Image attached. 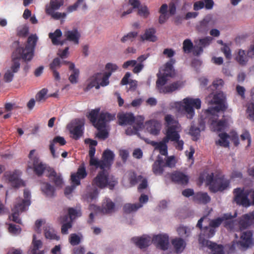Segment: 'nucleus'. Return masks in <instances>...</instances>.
<instances>
[{
	"label": "nucleus",
	"mask_w": 254,
	"mask_h": 254,
	"mask_svg": "<svg viewBox=\"0 0 254 254\" xmlns=\"http://www.w3.org/2000/svg\"><path fill=\"white\" fill-rule=\"evenodd\" d=\"M226 95L222 91L212 93L205 98L206 102L209 105H215L204 112L206 118L210 121V127L213 131H220L225 128L226 124L224 120H218V113L226 109L224 103Z\"/></svg>",
	"instance_id": "1"
},
{
	"label": "nucleus",
	"mask_w": 254,
	"mask_h": 254,
	"mask_svg": "<svg viewBox=\"0 0 254 254\" xmlns=\"http://www.w3.org/2000/svg\"><path fill=\"white\" fill-rule=\"evenodd\" d=\"M232 216L229 213L224 214L222 217L215 219L209 220L206 217L200 218L197 224V226L201 229L203 235L207 238L213 236L215 234V228L218 227L224 220L225 226L230 230H235L234 222L231 220Z\"/></svg>",
	"instance_id": "2"
},
{
	"label": "nucleus",
	"mask_w": 254,
	"mask_h": 254,
	"mask_svg": "<svg viewBox=\"0 0 254 254\" xmlns=\"http://www.w3.org/2000/svg\"><path fill=\"white\" fill-rule=\"evenodd\" d=\"M118 118L119 125L130 126L126 130L127 135L137 134L143 127L144 118L142 116L134 118L131 113H121L118 115Z\"/></svg>",
	"instance_id": "3"
},
{
	"label": "nucleus",
	"mask_w": 254,
	"mask_h": 254,
	"mask_svg": "<svg viewBox=\"0 0 254 254\" xmlns=\"http://www.w3.org/2000/svg\"><path fill=\"white\" fill-rule=\"evenodd\" d=\"M173 107L176 108L178 112H184L188 119H191L195 114L193 107L196 109H200L201 101L198 98L187 97L181 101L175 102Z\"/></svg>",
	"instance_id": "4"
},
{
	"label": "nucleus",
	"mask_w": 254,
	"mask_h": 254,
	"mask_svg": "<svg viewBox=\"0 0 254 254\" xmlns=\"http://www.w3.org/2000/svg\"><path fill=\"white\" fill-rule=\"evenodd\" d=\"M31 193L28 190H24L23 198L19 197L17 199L15 204L12 209V214L9 216V219L16 223L20 222L19 215L20 213L26 211L30 205Z\"/></svg>",
	"instance_id": "5"
},
{
	"label": "nucleus",
	"mask_w": 254,
	"mask_h": 254,
	"mask_svg": "<svg viewBox=\"0 0 254 254\" xmlns=\"http://www.w3.org/2000/svg\"><path fill=\"white\" fill-rule=\"evenodd\" d=\"M204 179L207 186H209V190L213 192L222 191L229 186V182L223 177L213 179V173L205 174L200 180Z\"/></svg>",
	"instance_id": "6"
},
{
	"label": "nucleus",
	"mask_w": 254,
	"mask_h": 254,
	"mask_svg": "<svg viewBox=\"0 0 254 254\" xmlns=\"http://www.w3.org/2000/svg\"><path fill=\"white\" fill-rule=\"evenodd\" d=\"M234 200L238 204L245 207L254 205V190H243L238 188L235 190Z\"/></svg>",
	"instance_id": "7"
},
{
	"label": "nucleus",
	"mask_w": 254,
	"mask_h": 254,
	"mask_svg": "<svg viewBox=\"0 0 254 254\" xmlns=\"http://www.w3.org/2000/svg\"><path fill=\"white\" fill-rule=\"evenodd\" d=\"M99 109L92 110L88 116L90 120L97 128H101L104 127L108 122L115 119V115H111L108 113H102L98 118Z\"/></svg>",
	"instance_id": "8"
},
{
	"label": "nucleus",
	"mask_w": 254,
	"mask_h": 254,
	"mask_svg": "<svg viewBox=\"0 0 254 254\" xmlns=\"http://www.w3.org/2000/svg\"><path fill=\"white\" fill-rule=\"evenodd\" d=\"M111 72L98 73L91 76L87 81V86L85 90L88 91L95 87L99 89L100 86H105L109 84V78Z\"/></svg>",
	"instance_id": "9"
},
{
	"label": "nucleus",
	"mask_w": 254,
	"mask_h": 254,
	"mask_svg": "<svg viewBox=\"0 0 254 254\" xmlns=\"http://www.w3.org/2000/svg\"><path fill=\"white\" fill-rule=\"evenodd\" d=\"M117 183L116 179L113 177H110L106 170H102L93 179L92 185L102 189L107 186L112 188Z\"/></svg>",
	"instance_id": "10"
},
{
	"label": "nucleus",
	"mask_w": 254,
	"mask_h": 254,
	"mask_svg": "<svg viewBox=\"0 0 254 254\" xmlns=\"http://www.w3.org/2000/svg\"><path fill=\"white\" fill-rule=\"evenodd\" d=\"M64 4V0H51L46 5L45 12L55 20H63L66 16L67 13L57 11L60 7Z\"/></svg>",
	"instance_id": "11"
},
{
	"label": "nucleus",
	"mask_w": 254,
	"mask_h": 254,
	"mask_svg": "<svg viewBox=\"0 0 254 254\" xmlns=\"http://www.w3.org/2000/svg\"><path fill=\"white\" fill-rule=\"evenodd\" d=\"M28 158V169H34V171L38 175H41L46 169V166L39 159L36 154V150L33 149L30 151Z\"/></svg>",
	"instance_id": "12"
},
{
	"label": "nucleus",
	"mask_w": 254,
	"mask_h": 254,
	"mask_svg": "<svg viewBox=\"0 0 254 254\" xmlns=\"http://www.w3.org/2000/svg\"><path fill=\"white\" fill-rule=\"evenodd\" d=\"M174 74L172 64L171 62L167 63L164 66L161 67L158 73V79L156 81L157 87L164 85L168 79Z\"/></svg>",
	"instance_id": "13"
},
{
	"label": "nucleus",
	"mask_w": 254,
	"mask_h": 254,
	"mask_svg": "<svg viewBox=\"0 0 254 254\" xmlns=\"http://www.w3.org/2000/svg\"><path fill=\"white\" fill-rule=\"evenodd\" d=\"M114 157L115 155L113 151L107 149L103 152L101 159L99 160L98 159V162L94 167L103 170L108 169L113 164Z\"/></svg>",
	"instance_id": "14"
},
{
	"label": "nucleus",
	"mask_w": 254,
	"mask_h": 254,
	"mask_svg": "<svg viewBox=\"0 0 254 254\" xmlns=\"http://www.w3.org/2000/svg\"><path fill=\"white\" fill-rule=\"evenodd\" d=\"M19 43L18 41H15L13 44V46L16 48V50L12 55L14 54L16 57L19 58L20 57L17 56L19 55L24 61H30L33 58L34 55V49L32 48L25 47L24 48H20L19 47Z\"/></svg>",
	"instance_id": "15"
},
{
	"label": "nucleus",
	"mask_w": 254,
	"mask_h": 254,
	"mask_svg": "<svg viewBox=\"0 0 254 254\" xmlns=\"http://www.w3.org/2000/svg\"><path fill=\"white\" fill-rule=\"evenodd\" d=\"M20 66V59L16 57L14 54L12 55L11 65L7 69L4 75V78L6 82H9L12 81L14 74L19 70Z\"/></svg>",
	"instance_id": "16"
},
{
	"label": "nucleus",
	"mask_w": 254,
	"mask_h": 254,
	"mask_svg": "<svg viewBox=\"0 0 254 254\" xmlns=\"http://www.w3.org/2000/svg\"><path fill=\"white\" fill-rule=\"evenodd\" d=\"M39 235L34 234L33 236L32 245L33 248L29 252V254H42L39 249L42 247V243L39 238ZM53 254H61V247L60 245L56 246L52 250Z\"/></svg>",
	"instance_id": "17"
},
{
	"label": "nucleus",
	"mask_w": 254,
	"mask_h": 254,
	"mask_svg": "<svg viewBox=\"0 0 254 254\" xmlns=\"http://www.w3.org/2000/svg\"><path fill=\"white\" fill-rule=\"evenodd\" d=\"M21 172L19 170H15L13 172L7 173L4 175L5 180L11 185L15 188H19L24 186V182L20 178Z\"/></svg>",
	"instance_id": "18"
},
{
	"label": "nucleus",
	"mask_w": 254,
	"mask_h": 254,
	"mask_svg": "<svg viewBox=\"0 0 254 254\" xmlns=\"http://www.w3.org/2000/svg\"><path fill=\"white\" fill-rule=\"evenodd\" d=\"M183 49L186 53H192L194 56H199L203 52V50L200 47L196 46V43L193 46L190 39H186L184 41Z\"/></svg>",
	"instance_id": "19"
},
{
	"label": "nucleus",
	"mask_w": 254,
	"mask_h": 254,
	"mask_svg": "<svg viewBox=\"0 0 254 254\" xmlns=\"http://www.w3.org/2000/svg\"><path fill=\"white\" fill-rule=\"evenodd\" d=\"M151 239L158 247L163 250L167 249L169 246V236L167 234H159L154 235Z\"/></svg>",
	"instance_id": "20"
},
{
	"label": "nucleus",
	"mask_w": 254,
	"mask_h": 254,
	"mask_svg": "<svg viewBox=\"0 0 254 254\" xmlns=\"http://www.w3.org/2000/svg\"><path fill=\"white\" fill-rule=\"evenodd\" d=\"M131 241L132 243L140 249L145 248L149 246L152 241L151 237L147 235L133 237Z\"/></svg>",
	"instance_id": "21"
},
{
	"label": "nucleus",
	"mask_w": 254,
	"mask_h": 254,
	"mask_svg": "<svg viewBox=\"0 0 254 254\" xmlns=\"http://www.w3.org/2000/svg\"><path fill=\"white\" fill-rule=\"evenodd\" d=\"M146 130L152 135H157L161 128V124L157 120H151L145 123Z\"/></svg>",
	"instance_id": "22"
},
{
	"label": "nucleus",
	"mask_w": 254,
	"mask_h": 254,
	"mask_svg": "<svg viewBox=\"0 0 254 254\" xmlns=\"http://www.w3.org/2000/svg\"><path fill=\"white\" fill-rule=\"evenodd\" d=\"M199 243L202 246H205L209 248L213 254H223V248L220 245H217L208 240L204 239L201 235L199 239Z\"/></svg>",
	"instance_id": "23"
},
{
	"label": "nucleus",
	"mask_w": 254,
	"mask_h": 254,
	"mask_svg": "<svg viewBox=\"0 0 254 254\" xmlns=\"http://www.w3.org/2000/svg\"><path fill=\"white\" fill-rule=\"evenodd\" d=\"M253 242L252 232L250 231H247L242 234L238 245L242 248L247 249L252 245Z\"/></svg>",
	"instance_id": "24"
},
{
	"label": "nucleus",
	"mask_w": 254,
	"mask_h": 254,
	"mask_svg": "<svg viewBox=\"0 0 254 254\" xmlns=\"http://www.w3.org/2000/svg\"><path fill=\"white\" fill-rule=\"evenodd\" d=\"M85 142L86 143L89 144V165L90 166H94L98 162V158L94 156L96 150L95 147L97 145V142L96 141L90 139H86Z\"/></svg>",
	"instance_id": "25"
},
{
	"label": "nucleus",
	"mask_w": 254,
	"mask_h": 254,
	"mask_svg": "<svg viewBox=\"0 0 254 254\" xmlns=\"http://www.w3.org/2000/svg\"><path fill=\"white\" fill-rule=\"evenodd\" d=\"M84 124L83 120H78L76 122L72 127L70 126H68L69 131L73 135V138L77 139L82 135Z\"/></svg>",
	"instance_id": "26"
},
{
	"label": "nucleus",
	"mask_w": 254,
	"mask_h": 254,
	"mask_svg": "<svg viewBox=\"0 0 254 254\" xmlns=\"http://www.w3.org/2000/svg\"><path fill=\"white\" fill-rule=\"evenodd\" d=\"M87 176L85 167L82 164L78 169L76 173L72 174L71 176L72 183L77 186L80 184L81 179H84Z\"/></svg>",
	"instance_id": "27"
},
{
	"label": "nucleus",
	"mask_w": 254,
	"mask_h": 254,
	"mask_svg": "<svg viewBox=\"0 0 254 254\" xmlns=\"http://www.w3.org/2000/svg\"><path fill=\"white\" fill-rule=\"evenodd\" d=\"M64 63L68 64V68L71 73L68 77V80L71 84H75L78 82L79 75V70L75 68V65L72 63L69 62H64Z\"/></svg>",
	"instance_id": "28"
},
{
	"label": "nucleus",
	"mask_w": 254,
	"mask_h": 254,
	"mask_svg": "<svg viewBox=\"0 0 254 254\" xmlns=\"http://www.w3.org/2000/svg\"><path fill=\"white\" fill-rule=\"evenodd\" d=\"M185 85V82L182 81H179L173 83L165 87L161 85L160 87H157L160 92L167 93L174 91L175 90L183 87Z\"/></svg>",
	"instance_id": "29"
},
{
	"label": "nucleus",
	"mask_w": 254,
	"mask_h": 254,
	"mask_svg": "<svg viewBox=\"0 0 254 254\" xmlns=\"http://www.w3.org/2000/svg\"><path fill=\"white\" fill-rule=\"evenodd\" d=\"M49 173L47 176L50 180L54 183L56 187L61 188L64 185V180L59 174H57L53 169H49L48 170Z\"/></svg>",
	"instance_id": "30"
},
{
	"label": "nucleus",
	"mask_w": 254,
	"mask_h": 254,
	"mask_svg": "<svg viewBox=\"0 0 254 254\" xmlns=\"http://www.w3.org/2000/svg\"><path fill=\"white\" fill-rule=\"evenodd\" d=\"M181 130V128H176L175 127L172 128L166 129L165 141H168L171 140L172 141H175L176 139L180 138L179 132Z\"/></svg>",
	"instance_id": "31"
},
{
	"label": "nucleus",
	"mask_w": 254,
	"mask_h": 254,
	"mask_svg": "<svg viewBox=\"0 0 254 254\" xmlns=\"http://www.w3.org/2000/svg\"><path fill=\"white\" fill-rule=\"evenodd\" d=\"M100 211L104 214H110L115 211V204L109 198H105L102 202Z\"/></svg>",
	"instance_id": "32"
},
{
	"label": "nucleus",
	"mask_w": 254,
	"mask_h": 254,
	"mask_svg": "<svg viewBox=\"0 0 254 254\" xmlns=\"http://www.w3.org/2000/svg\"><path fill=\"white\" fill-rule=\"evenodd\" d=\"M254 224V211L244 215L239 222L241 228H246Z\"/></svg>",
	"instance_id": "33"
},
{
	"label": "nucleus",
	"mask_w": 254,
	"mask_h": 254,
	"mask_svg": "<svg viewBox=\"0 0 254 254\" xmlns=\"http://www.w3.org/2000/svg\"><path fill=\"white\" fill-rule=\"evenodd\" d=\"M171 179L179 184L186 185L188 183L189 177L182 172H175L171 175Z\"/></svg>",
	"instance_id": "34"
},
{
	"label": "nucleus",
	"mask_w": 254,
	"mask_h": 254,
	"mask_svg": "<svg viewBox=\"0 0 254 254\" xmlns=\"http://www.w3.org/2000/svg\"><path fill=\"white\" fill-rule=\"evenodd\" d=\"M165 126L166 129L176 128H180V125L178 121L175 119L174 116L171 115H166L164 117Z\"/></svg>",
	"instance_id": "35"
},
{
	"label": "nucleus",
	"mask_w": 254,
	"mask_h": 254,
	"mask_svg": "<svg viewBox=\"0 0 254 254\" xmlns=\"http://www.w3.org/2000/svg\"><path fill=\"white\" fill-rule=\"evenodd\" d=\"M155 33L156 30L154 28H149L145 30L144 34L141 36L140 38L142 41L155 42L158 39Z\"/></svg>",
	"instance_id": "36"
},
{
	"label": "nucleus",
	"mask_w": 254,
	"mask_h": 254,
	"mask_svg": "<svg viewBox=\"0 0 254 254\" xmlns=\"http://www.w3.org/2000/svg\"><path fill=\"white\" fill-rule=\"evenodd\" d=\"M64 36L67 40L72 42L73 44H78L80 35L77 29L66 31L64 32Z\"/></svg>",
	"instance_id": "37"
},
{
	"label": "nucleus",
	"mask_w": 254,
	"mask_h": 254,
	"mask_svg": "<svg viewBox=\"0 0 254 254\" xmlns=\"http://www.w3.org/2000/svg\"><path fill=\"white\" fill-rule=\"evenodd\" d=\"M171 243L174 249L178 253H182L186 246V242L181 238H176L172 240Z\"/></svg>",
	"instance_id": "38"
},
{
	"label": "nucleus",
	"mask_w": 254,
	"mask_h": 254,
	"mask_svg": "<svg viewBox=\"0 0 254 254\" xmlns=\"http://www.w3.org/2000/svg\"><path fill=\"white\" fill-rule=\"evenodd\" d=\"M168 142V141H165V139L163 138L161 141L153 142L152 144L154 146L155 151H158L161 154L165 156L167 154V143Z\"/></svg>",
	"instance_id": "39"
},
{
	"label": "nucleus",
	"mask_w": 254,
	"mask_h": 254,
	"mask_svg": "<svg viewBox=\"0 0 254 254\" xmlns=\"http://www.w3.org/2000/svg\"><path fill=\"white\" fill-rule=\"evenodd\" d=\"M193 199L198 203L206 204L210 202L211 198L206 192H199L194 194Z\"/></svg>",
	"instance_id": "40"
},
{
	"label": "nucleus",
	"mask_w": 254,
	"mask_h": 254,
	"mask_svg": "<svg viewBox=\"0 0 254 254\" xmlns=\"http://www.w3.org/2000/svg\"><path fill=\"white\" fill-rule=\"evenodd\" d=\"M62 34V32L60 29H57L54 33H49V36L54 45H63L64 44L65 41H60Z\"/></svg>",
	"instance_id": "41"
},
{
	"label": "nucleus",
	"mask_w": 254,
	"mask_h": 254,
	"mask_svg": "<svg viewBox=\"0 0 254 254\" xmlns=\"http://www.w3.org/2000/svg\"><path fill=\"white\" fill-rule=\"evenodd\" d=\"M236 61L241 65H245L249 60L248 57L245 51L239 49L236 55Z\"/></svg>",
	"instance_id": "42"
},
{
	"label": "nucleus",
	"mask_w": 254,
	"mask_h": 254,
	"mask_svg": "<svg viewBox=\"0 0 254 254\" xmlns=\"http://www.w3.org/2000/svg\"><path fill=\"white\" fill-rule=\"evenodd\" d=\"M218 137L219 139L215 141L217 145L224 147H228L229 146L230 135L226 133H220L218 134Z\"/></svg>",
	"instance_id": "43"
},
{
	"label": "nucleus",
	"mask_w": 254,
	"mask_h": 254,
	"mask_svg": "<svg viewBox=\"0 0 254 254\" xmlns=\"http://www.w3.org/2000/svg\"><path fill=\"white\" fill-rule=\"evenodd\" d=\"M168 6L167 4H163L160 7L159 12L160 15L159 17V22L161 24L164 23L169 18V14L168 12Z\"/></svg>",
	"instance_id": "44"
},
{
	"label": "nucleus",
	"mask_w": 254,
	"mask_h": 254,
	"mask_svg": "<svg viewBox=\"0 0 254 254\" xmlns=\"http://www.w3.org/2000/svg\"><path fill=\"white\" fill-rule=\"evenodd\" d=\"M42 192L47 197H52L55 195V189L50 184L46 183H43L41 186Z\"/></svg>",
	"instance_id": "45"
},
{
	"label": "nucleus",
	"mask_w": 254,
	"mask_h": 254,
	"mask_svg": "<svg viewBox=\"0 0 254 254\" xmlns=\"http://www.w3.org/2000/svg\"><path fill=\"white\" fill-rule=\"evenodd\" d=\"M45 236L46 239L50 240H59L60 238L57 235L54 229L50 226H47L44 230Z\"/></svg>",
	"instance_id": "46"
},
{
	"label": "nucleus",
	"mask_w": 254,
	"mask_h": 254,
	"mask_svg": "<svg viewBox=\"0 0 254 254\" xmlns=\"http://www.w3.org/2000/svg\"><path fill=\"white\" fill-rule=\"evenodd\" d=\"M68 216L66 215L61 218V222L63 223L62 227V233L64 234H67V230L70 229L71 225V222L68 220Z\"/></svg>",
	"instance_id": "47"
},
{
	"label": "nucleus",
	"mask_w": 254,
	"mask_h": 254,
	"mask_svg": "<svg viewBox=\"0 0 254 254\" xmlns=\"http://www.w3.org/2000/svg\"><path fill=\"white\" fill-rule=\"evenodd\" d=\"M140 208V205H137V203H127L123 206L124 212L126 213H131L136 211Z\"/></svg>",
	"instance_id": "48"
},
{
	"label": "nucleus",
	"mask_w": 254,
	"mask_h": 254,
	"mask_svg": "<svg viewBox=\"0 0 254 254\" xmlns=\"http://www.w3.org/2000/svg\"><path fill=\"white\" fill-rule=\"evenodd\" d=\"M177 231L178 234L183 238L189 237L191 233V230L190 228L183 225L178 227L177 229Z\"/></svg>",
	"instance_id": "49"
},
{
	"label": "nucleus",
	"mask_w": 254,
	"mask_h": 254,
	"mask_svg": "<svg viewBox=\"0 0 254 254\" xmlns=\"http://www.w3.org/2000/svg\"><path fill=\"white\" fill-rule=\"evenodd\" d=\"M163 160L158 159L155 161L153 165V172L156 175H161L163 171Z\"/></svg>",
	"instance_id": "50"
},
{
	"label": "nucleus",
	"mask_w": 254,
	"mask_h": 254,
	"mask_svg": "<svg viewBox=\"0 0 254 254\" xmlns=\"http://www.w3.org/2000/svg\"><path fill=\"white\" fill-rule=\"evenodd\" d=\"M137 14L143 18H146L150 15L149 9L146 5L141 4L137 8Z\"/></svg>",
	"instance_id": "51"
},
{
	"label": "nucleus",
	"mask_w": 254,
	"mask_h": 254,
	"mask_svg": "<svg viewBox=\"0 0 254 254\" xmlns=\"http://www.w3.org/2000/svg\"><path fill=\"white\" fill-rule=\"evenodd\" d=\"M48 90L44 88L37 93L36 95V101L38 102H43L48 98Z\"/></svg>",
	"instance_id": "52"
},
{
	"label": "nucleus",
	"mask_w": 254,
	"mask_h": 254,
	"mask_svg": "<svg viewBox=\"0 0 254 254\" xmlns=\"http://www.w3.org/2000/svg\"><path fill=\"white\" fill-rule=\"evenodd\" d=\"M68 214L69 215L68 220L70 221V222L72 221V219L81 215V211L79 209H75L73 208H69L68 209Z\"/></svg>",
	"instance_id": "53"
},
{
	"label": "nucleus",
	"mask_w": 254,
	"mask_h": 254,
	"mask_svg": "<svg viewBox=\"0 0 254 254\" xmlns=\"http://www.w3.org/2000/svg\"><path fill=\"white\" fill-rule=\"evenodd\" d=\"M212 40V38L211 37H206L195 41V43H196V46L200 47L203 49V48L209 45Z\"/></svg>",
	"instance_id": "54"
},
{
	"label": "nucleus",
	"mask_w": 254,
	"mask_h": 254,
	"mask_svg": "<svg viewBox=\"0 0 254 254\" xmlns=\"http://www.w3.org/2000/svg\"><path fill=\"white\" fill-rule=\"evenodd\" d=\"M138 35V32L135 31L130 32L124 35L121 39L122 43H126L128 41H132Z\"/></svg>",
	"instance_id": "55"
},
{
	"label": "nucleus",
	"mask_w": 254,
	"mask_h": 254,
	"mask_svg": "<svg viewBox=\"0 0 254 254\" xmlns=\"http://www.w3.org/2000/svg\"><path fill=\"white\" fill-rule=\"evenodd\" d=\"M89 209L91 211V212L89 214V218L88 220V222L91 223L94 220L95 216L94 212L96 213L100 211V208L96 206L94 204H91L89 206Z\"/></svg>",
	"instance_id": "56"
},
{
	"label": "nucleus",
	"mask_w": 254,
	"mask_h": 254,
	"mask_svg": "<svg viewBox=\"0 0 254 254\" xmlns=\"http://www.w3.org/2000/svg\"><path fill=\"white\" fill-rule=\"evenodd\" d=\"M38 37L36 35H32L28 38L27 44L25 47L32 48L33 49L36 45Z\"/></svg>",
	"instance_id": "57"
},
{
	"label": "nucleus",
	"mask_w": 254,
	"mask_h": 254,
	"mask_svg": "<svg viewBox=\"0 0 254 254\" xmlns=\"http://www.w3.org/2000/svg\"><path fill=\"white\" fill-rule=\"evenodd\" d=\"M106 125H107V124L103 127H102L101 128H97V129L99 131H98V133L97 134V136L98 138H101L102 139H105V138H106L108 137V133L106 128Z\"/></svg>",
	"instance_id": "58"
},
{
	"label": "nucleus",
	"mask_w": 254,
	"mask_h": 254,
	"mask_svg": "<svg viewBox=\"0 0 254 254\" xmlns=\"http://www.w3.org/2000/svg\"><path fill=\"white\" fill-rule=\"evenodd\" d=\"M247 114H248L249 119L254 121V101L252 102L248 105Z\"/></svg>",
	"instance_id": "59"
},
{
	"label": "nucleus",
	"mask_w": 254,
	"mask_h": 254,
	"mask_svg": "<svg viewBox=\"0 0 254 254\" xmlns=\"http://www.w3.org/2000/svg\"><path fill=\"white\" fill-rule=\"evenodd\" d=\"M17 32L19 36H25L28 32V27L25 25L19 26L17 28Z\"/></svg>",
	"instance_id": "60"
},
{
	"label": "nucleus",
	"mask_w": 254,
	"mask_h": 254,
	"mask_svg": "<svg viewBox=\"0 0 254 254\" xmlns=\"http://www.w3.org/2000/svg\"><path fill=\"white\" fill-rule=\"evenodd\" d=\"M61 62L59 58H55L50 64V68L51 70H57V68L61 67Z\"/></svg>",
	"instance_id": "61"
},
{
	"label": "nucleus",
	"mask_w": 254,
	"mask_h": 254,
	"mask_svg": "<svg viewBox=\"0 0 254 254\" xmlns=\"http://www.w3.org/2000/svg\"><path fill=\"white\" fill-rule=\"evenodd\" d=\"M69 240L71 245H76L80 243V237L78 235L72 234L70 235Z\"/></svg>",
	"instance_id": "62"
},
{
	"label": "nucleus",
	"mask_w": 254,
	"mask_h": 254,
	"mask_svg": "<svg viewBox=\"0 0 254 254\" xmlns=\"http://www.w3.org/2000/svg\"><path fill=\"white\" fill-rule=\"evenodd\" d=\"M98 194V191L97 189H95L92 191H89L86 195V198L87 201H90L95 199Z\"/></svg>",
	"instance_id": "63"
},
{
	"label": "nucleus",
	"mask_w": 254,
	"mask_h": 254,
	"mask_svg": "<svg viewBox=\"0 0 254 254\" xmlns=\"http://www.w3.org/2000/svg\"><path fill=\"white\" fill-rule=\"evenodd\" d=\"M8 231L12 235H17L21 232V229L18 226L9 224Z\"/></svg>",
	"instance_id": "64"
}]
</instances>
